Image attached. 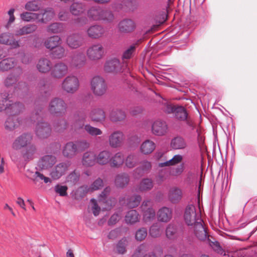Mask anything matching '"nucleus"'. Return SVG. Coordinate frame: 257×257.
Segmentation results:
<instances>
[{
	"instance_id": "1",
	"label": "nucleus",
	"mask_w": 257,
	"mask_h": 257,
	"mask_svg": "<svg viewBox=\"0 0 257 257\" xmlns=\"http://www.w3.org/2000/svg\"><path fill=\"white\" fill-rule=\"evenodd\" d=\"M43 109V108L42 106H39L35 110V113L32 114L30 118L32 121H37L35 128V133L40 139L47 138L51 133L50 125L46 122L41 121L44 116Z\"/></svg>"
},
{
	"instance_id": "2",
	"label": "nucleus",
	"mask_w": 257,
	"mask_h": 257,
	"mask_svg": "<svg viewBox=\"0 0 257 257\" xmlns=\"http://www.w3.org/2000/svg\"><path fill=\"white\" fill-rule=\"evenodd\" d=\"M86 118V115L82 112H79L77 115H75V121L72 126V128L75 131L82 129L84 127V130L91 136H95L102 134V131L98 128L92 126L89 124L84 125V121Z\"/></svg>"
},
{
	"instance_id": "3",
	"label": "nucleus",
	"mask_w": 257,
	"mask_h": 257,
	"mask_svg": "<svg viewBox=\"0 0 257 257\" xmlns=\"http://www.w3.org/2000/svg\"><path fill=\"white\" fill-rule=\"evenodd\" d=\"M88 16L94 21L111 22L114 19V16L111 12L105 11L98 7L90 8L88 11Z\"/></svg>"
},
{
	"instance_id": "4",
	"label": "nucleus",
	"mask_w": 257,
	"mask_h": 257,
	"mask_svg": "<svg viewBox=\"0 0 257 257\" xmlns=\"http://www.w3.org/2000/svg\"><path fill=\"white\" fill-rule=\"evenodd\" d=\"M184 218L186 223L188 226H194L197 224V222H203L200 211L197 212L195 206L192 204L186 206L184 212Z\"/></svg>"
},
{
	"instance_id": "5",
	"label": "nucleus",
	"mask_w": 257,
	"mask_h": 257,
	"mask_svg": "<svg viewBox=\"0 0 257 257\" xmlns=\"http://www.w3.org/2000/svg\"><path fill=\"white\" fill-rule=\"evenodd\" d=\"M67 108V105L62 99L56 97L50 101L48 109L52 114L61 116L65 114Z\"/></svg>"
},
{
	"instance_id": "6",
	"label": "nucleus",
	"mask_w": 257,
	"mask_h": 257,
	"mask_svg": "<svg viewBox=\"0 0 257 257\" xmlns=\"http://www.w3.org/2000/svg\"><path fill=\"white\" fill-rule=\"evenodd\" d=\"M90 88L94 95L100 96L105 93L107 86L102 77L95 76L90 81Z\"/></svg>"
},
{
	"instance_id": "7",
	"label": "nucleus",
	"mask_w": 257,
	"mask_h": 257,
	"mask_svg": "<svg viewBox=\"0 0 257 257\" xmlns=\"http://www.w3.org/2000/svg\"><path fill=\"white\" fill-rule=\"evenodd\" d=\"M111 190L110 186H107L98 196V202L99 203L104 205L103 209L107 211L111 210L115 206L117 201L114 197H111L107 198V196L109 195Z\"/></svg>"
},
{
	"instance_id": "8",
	"label": "nucleus",
	"mask_w": 257,
	"mask_h": 257,
	"mask_svg": "<svg viewBox=\"0 0 257 257\" xmlns=\"http://www.w3.org/2000/svg\"><path fill=\"white\" fill-rule=\"evenodd\" d=\"M79 86L78 78L74 76H69L65 78L62 83V89L68 93H73Z\"/></svg>"
},
{
	"instance_id": "9",
	"label": "nucleus",
	"mask_w": 257,
	"mask_h": 257,
	"mask_svg": "<svg viewBox=\"0 0 257 257\" xmlns=\"http://www.w3.org/2000/svg\"><path fill=\"white\" fill-rule=\"evenodd\" d=\"M71 165L69 161L60 163L51 171L50 175L54 180H57L64 175Z\"/></svg>"
},
{
	"instance_id": "10",
	"label": "nucleus",
	"mask_w": 257,
	"mask_h": 257,
	"mask_svg": "<svg viewBox=\"0 0 257 257\" xmlns=\"http://www.w3.org/2000/svg\"><path fill=\"white\" fill-rule=\"evenodd\" d=\"M150 200L144 201L141 208L143 212V219L146 222L152 221L155 217V211L152 206H150Z\"/></svg>"
},
{
	"instance_id": "11",
	"label": "nucleus",
	"mask_w": 257,
	"mask_h": 257,
	"mask_svg": "<svg viewBox=\"0 0 257 257\" xmlns=\"http://www.w3.org/2000/svg\"><path fill=\"white\" fill-rule=\"evenodd\" d=\"M0 44L10 46L13 49H17L20 46L19 41L16 40L13 34L9 32L0 34Z\"/></svg>"
},
{
	"instance_id": "12",
	"label": "nucleus",
	"mask_w": 257,
	"mask_h": 257,
	"mask_svg": "<svg viewBox=\"0 0 257 257\" xmlns=\"http://www.w3.org/2000/svg\"><path fill=\"white\" fill-rule=\"evenodd\" d=\"M84 39L81 34L74 33L68 36L66 39L67 45L72 49H76L82 46Z\"/></svg>"
},
{
	"instance_id": "13",
	"label": "nucleus",
	"mask_w": 257,
	"mask_h": 257,
	"mask_svg": "<svg viewBox=\"0 0 257 257\" xmlns=\"http://www.w3.org/2000/svg\"><path fill=\"white\" fill-rule=\"evenodd\" d=\"M32 136L29 134H23L17 138L13 143L12 147L15 150L21 149L30 144Z\"/></svg>"
},
{
	"instance_id": "14",
	"label": "nucleus",
	"mask_w": 257,
	"mask_h": 257,
	"mask_svg": "<svg viewBox=\"0 0 257 257\" xmlns=\"http://www.w3.org/2000/svg\"><path fill=\"white\" fill-rule=\"evenodd\" d=\"M51 70V74L53 77L60 78L67 74L68 67L63 62H58L56 63L53 66H52Z\"/></svg>"
},
{
	"instance_id": "15",
	"label": "nucleus",
	"mask_w": 257,
	"mask_h": 257,
	"mask_svg": "<svg viewBox=\"0 0 257 257\" xmlns=\"http://www.w3.org/2000/svg\"><path fill=\"white\" fill-rule=\"evenodd\" d=\"M168 125L165 121L158 119L155 121L152 125V131L156 136L164 135L167 132Z\"/></svg>"
},
{
	"instance_id": "16",
	"label": "nucleus",
	"mask_w": 257,
	"mask_h": 257,
	"mask_svg": "<svg viewBox=\"0 0 257 257\" xmlns=\"http://www.w3.org/2000/svg\"><path fill=\"white\" fill-rule=\"evenodd\" d=\"M105 33V29L98 25L91 26L87 30L88 37L93 39H99L103 37Z\"/></svg>"
},
{
	"instance_id": "17",
	"label": "nucleus",
	"mask_w": 257,
	"mask_h": 257,
	"mask_svg": "<svg viewBox=\"0 0 257 257\" xmlns=\"http://www.w3.org/2000/svg\"><path fill=\"white\" fill-rule=\"evenodd\" d=\"M103 54V47L100 44L93 45L87 51L88 58L91 60L100 59Z\"/></svg>"
},
{
	"instance_id": "18",
	"label": "nucleus",
	"mask_w": 257,
	"mask_h": 257,
	"mask_svg": "<svg viewBox=\"0 0 257 257\" xmlns=\"http://www.w3.org/2000/svg\"><path fill=\"white\" fill-rule=\"evenodd\" d=\"M56 157L53 155H45L42 157L38 162V166L41 170L51 168L56 162Z\"/></svg>"
},
{
	"instance_id": "19",
	"label": "nucleus",
	"mask_w": 257,
	"mask_h": 257,
	"mask_svg": "<svg viewBox=\"0 0 257 257\" xmlns=\"http://www.w3.org/2000/svg\"><path fill=\"white\" fill-rule=\"evenodd\" d=\"M104 71L108 73H115L121 71V65L119 60L113 58L107 60L104 66Z\"/></svg>"
},
{
	"instance_id": "20",
	"label": "nucleus",
	"mask_w": 257,
	"mask_h": 257,
	"mask_svg": "<svg viewBox=\"0 0 257 257\" xmlns=\"http://www.w3.org/2000/svg\"><path fill=\"white\" fill-rule=\"evenodd\" d=\"M182 197V190L177 187L171 188L168 192V199L173 204L180 202Z\"/></svg>"
},
{
	"instance_id": "21",
	"label": "nucleus",
	"mask_w": 257,
	"mask_h": 257,
	"mask_svg": "<svg viewBox=\"0 0 257 257\" xmlns=\"http://www.w3.org/2000/svg\"><path fill=\"white\" fill-rule=\"evenodd\" d=\"M124 135L120 131H115L111 134L109 137V143L112 148L119 147L123 140Z\"/></svg>"
},
{
	"instance_id": "22",
	"label": "nucleus",
	"mask_w": 257,
	"mask_h": 257,
	"mask_svg": "<svg viewBox=\"0 0 257 257\" xmlns=\"http://www.w3.org/2000/svg\"><path fill=\"white\" fill-rule=\"evenodd\" d=\"M24 109V105L22 103L13 102L11 100L6 113L8 114L9 116H17V115L22 112Z\"/></svg>"
},
{
	"instance_id": "23",
	"label": "nucleus",
	"mask_w": 257,
	"mask_h": 257,
	"mask_svg": "<svg viewBox=\"0 0 257 257\" xmlns=\"http://www.w3.org/2000/svg\"><path fill=\"white\" fill-rule=\"evenodd\" d=\"M83 165L86 167L94 166L96 162V154L91 151L86 152L83 154L82 159Z\"/></svg>"
},
{
	"instance_id": "24",
	"label": "nucleus",
	"mask_w": 257,
	"mask_h": 257,
	"mask_svg": "<svg viewBox=\"0 0 257 257\" xmlns=\"http://www.w3.org/2000/svg\"><path fill=\"white\" fill-rule=\"evenodd\" d=\"M136 28L135 22L131 19H124L118 24L119 30L122 33H130Z\"/></svg>"
},
{
	"instance_id": "25",
	"label": "nucleus",
	"mask_w": 257,
	"mask_h": 257,
	"mask_svg": "<svg viewBox=\"0 0 257 257\" xmlns=\"http://www.w3.org/2000/svg\"><path fill=\"white\" fill-rule=\"evenodd\" d=\"M172 216V211L169 207H163L157 212L158 219L161 222H167L171 219Z\"/></svg>"
},
{
	"instance_id": "26",
	"label": "nucleus",
	"mask_w": 257,
	"mask_h": 257,
	"mask_svg": "<svg viewBox=\"0 0 257 257\" xmlns=\"http://www.w3.org/2000/svg\"><path fill=\"white\" fill-rule=\"evenodd\" d=\"M78 151L75 143L70 142L67 143L62 150V154L65 157L72 158L77 155Z\"/></svg>"
},
{
	"instance_id": "27",
	"label": "nucleus",
	"mask_w": 257,
	"mask_h": 257,
	"mask_svg": "<svg viewBox=\"0 0 257 257\" xmlns=\"http://www.w3.org/2000/svg\"><path fill=\"white\" fill-rule=\"evenodd\" d=\"M52 64L51 61L46 58H41L37 64L38 70L42 73H46L50 71L52 68Z\"/></svg>"
},
{
	"instance_id": "28",
	"label": "nucleus",
	"mask_w": 257,
	"mask_h": 257,
	"mask_svg": "<svg viewBox=\"0 0 257 257\" xmlns=\"http://www.w3.org/2000/svg\"><path fill=\"white\" fill-rule=\"evenodd\" d=\"M202 222H197V224L194 226V231L195 235L199 239L204 240L208 237V235L206 229L203 225Z\"/></svg>"
},
{
	"instance_id": "29",
	"label": "nucleus",
	"mask_w": 257,
	"mask_h": 257,
	"mask_svg": "<svg viewBox=\"0 0 257 257\" xmlns=\"http://www.w3.org/2000/svg\"><path fill=\"white\" fill-rule=\"evenodd\" d=\"M85 54L82 53H77L73 56L70 64L74 67L81 68L85 64Z\"/></svg>"
},
{
	"instance_id": "30",
	"label": "nucleus",
	"mask_w": 257,
	"mask_h": 257,
	"mask_svg": "<svg viewBox=\"0 0 257 257\" xmlns=\"http://www.w3.org/2000/svg\"><path fill=\"white\" fill-rule=\"evenodd\" d=\"M130 181V177L128 174L122 173L115 176L114 184L116 187L123 188L126 187Z\"/></svg>"
},
{
	"instance_id": "31",
	"label": "nucleus",
	"mask_w": 257,
	"mask_h": 257,
	"mask_svg": "<svg viewBox=\"0 0 257 257\" xmlns=\"http://www.w3.org/2000/svg\"><path fill=\"white\" fill-rule=\"evenodd\" d=\"M61 39L58 36H53L46 39L44 43L45 47L52 50L61 44Z\"/></svg>"
},
{
	"instance_id": "32",
	"label": "nucleus",
	"mask_w": 257,
	"mask_h": 257,
	"mask_svg": "<svg viewBox=\"0 0 257 257\" xmlns=\"http://www.w3.org/2000/svg\"><path fill=\"white\" fill-rule=\"evenodd\" d=\"M171 147L174 150H182L187 147L185 140L181 136H177L171 140Z\"/></svg>"
},
{
	"instance_id": "33",
	"label": "nucleus",
	"mask_w": 257,
	"mask_h": 257,
	"mask_svg": "<svg viewBox=\"0 0 257 257\" xmlns=\"http://www.w3.org/2000/svg\"><path fill=\"white\" fill-rule=\"evenodd\" d=\"M17 64L14 58H8L2 60L0 62V71H7L14 68Z\"/></svg>"
},
{
	"instance_id": "34",
	"label": "nucleus",
	"mask_w": 257,
	"mask_h": 257,
	"mask_svg": "<svg viewBox=\"0 0 257 257\" xmlns=\"http://www.w3.org/2000/svg\"><path fill=\"white\" fill-rule=\"evenodd\" d=\"M124 160L123 155L121 152L116 153L110 157V165L113 168H119L123 163Z\"/></svg>"
},
{
	"instance_id": "35",
	"label": "nucleus",
	"mask_w": 257,
	"mask_h": 257,
	"mask_svg": "<svg viewBox=\"0 0 257 257\" xmlns=\"http://www.w3.org/2000/svg\"><path fill=\"white\" fill-rule=\"evenodd\" d=\"M37 28L38 27L35 24H28L16 30L15 32V35L19 36L30 34L34 32Z\"/></svg>"
},
{
	"instance_id": "36",
	"label": "nucleus",
	"mask_w": 257,
	"mask_h": 257,
	"mask_svg": "<svg viewBox=\"0 0 257 257\" xmlns=\"http://www.w3.org/2000/svg\"><path fill=\"white\" fill-rule=\"evenodd\" d=\"M111 153L108 151H102L96 155V162L97 164L104 165L110 162Z\"/></svg>"
},
{
	"instance_id": "37",
	"label": "nucleus",
	"mask_w": 257,
	"mask_h": 257,
	"mask_svg": "<svg viewBox=\"0 0 257 257\" xmlns=\"http://www.w3.org/2000/svg\"><path fill=\"white\" fill-rule=\"evenodd\" d=\"M166 235L170 239H175L179 235V229L177 225L170 223L166 229Z\"/></svg>"
},
{
	"instance_id": "38",
	"label": "nucleus",
	"mask_w": 257,
	"mask_h": 257,
	"mask_svg": "<svg viewBox=\"0 0 257 257\" xmlns=\"http://www.w3.org/2000/svg\"><path fill=\"white\" fill-rule=\"evenodd\" d=\"M20 124V120L18 116H9L5 122V127L8 130H13Z\"/></svg>"
},
{
	"instance_id": "39",
	"label": "nucleus",
	"mask_w": 257,
	"mask_h": 257,
	"mask_svg": "<svg viewBox=\"0 0 257 257\" xmlns=\"http://www.w3.org/2000/svg\"><path fill=\"white\" fill-rule=\"evenodd\" d=\"M17 70H18V75H16L13 73H11L5 79L4 83L6 87H10L12 86L18 80L19 76L22 73V69L20 67H18Z\"/></svg>"
},
{
	"instance_id": "40",
	"label": "nucleus",
	"mask_w": 257,
	"mask_h": 257,
	"mask_svg": "<svg viewBox=\"0 0 257 257\" xmlns=\"http://www.w3.org/2000/svg\"><path fill=\"white\" fill-rule=\"evenodd\" d=\"M41 14L38 22L41 23H46L47 22L51 20L54 16V11L52 8H47L44 10L43 12L40 13Z\"/></svg>"
},
{
	"instance_id": "41",
	"label": "nucleus",
	"mask_w": 257,
	"mask_h": 257,
	"mask_svg": "<svg viewBox=\"0 0 257 257\" xmlns=\"http://www.w3.org/2000/svg\"><path fill=\"white\" fill-rule=\"evenodd\" d=\"M90 116L92 121L98 122L103 121L105 119V114L102 109L97 108L92 110Z\"/></svg>"
},
{
	"instance_id": "42",
	"label": "nucleus",
	"mask_w": 257,
	"mask_h": 257,
	"mask_svg": "<svg viewBox=\"0 0 257 257\" xmlns=\"http://www.w3.org/2000/svg\"><path fill=\"white\" fill-rule=\"evenodd\" d=\"M140 220V215L136 210L128 211L125 216V221L127 224H134Z\"/></svg>"
},
{
	"instance_id": "43",
	"label": "nucleus",
	"mask_w": 257,
	"mask_h": 257,
	"mask_svg": "<svg viewBox=\"0 0 257 257\" xmlns=\"http://www.w3.org/2000/svg\"><path fill=\"white\" fill-rule=\"evenodd\" d=\"M9 94L5 93L0 94V112L5 111L6 113L10 106L11 100L9 99Z\"/></svg>"
},
{
	"instance_id": "44",
	"label": "nucleus",
	"mask_w": 257,
	"mask_h": 257,
	"mask_svg": "<svg viewBox=\"0 0 257 257\" xmlns=\"http://www.w3.org/2000/svg\"><path fill=\"white\" fill-rule=\"evenodd\" d=\"M51 55L53 59H62L66 56L65 49L59 45L51 50Z\"/></svg>"
},
{
	"instance_id": "45",
	"label": "nucleus",
	"mask_w": 257,
	"mask_h": 257,
	"mask_svg": "<svg viewBox=\"0 0 257 257\" xmlns=\"http://www.w3.org/2000/svg\"><path fill=\"white\" fill-rule=\"evenodd\" d=\"M126 117L124 111L120 109L113 110L110 114V118L113 121H119L123 120Z\"/></svg>"
},
{
	"instance_id": "46",
	"label": "nucleus",
	"mask_w": 257,
	"mask_h": 257,
	"mask_svg": "<svg viewBox=\"0 0 257 257\" xmlns=\"http://www.w3.org/2000/svg\"><path fill=\"white\" fill-rule=\"evenodd\" d=\"M155 144L150 140L145 141L141 146V151L144 154L151 153L155 149Z\"/></svg>"
},
{
	"instance_id": "47",
	"label": "nucleus",
	"mask_w": 257,
	"mask_h": 257,
	"mask_svg": "<svg viewBox=\"0 0 257 257\" xmlns=\"http://www.w3.org/2000/svg\"><path fill=\"white\" fill-rule=\"evenodd\" d=\"M188 114L186 109L182 106H177L174 114L176 119L180 121H185L187 118Z\"/></svg>"
},
{
	"instance_id": "48",
	"label": "nucleus",
	"mask_w": 257,
	"mask_h": 257,
	"mask_svg": "<svg viewBox=\"0 0 257 257\" xmlns=\"http://www.w3.org/2000/svg\"><path fill=\"white\" fill-rule=\"evenodd\" d=\"M142 198L139 195L129 196L126 198V206L130 208L137 207L140 203Z\"/></svg>"
},
{
	"instance_id": "49",
	"label": "nucleus",
	"mask_w": 257,
	"mask_h": 257,
	"mask_svg": "<svg viewBox=\"0 0 257 257\" xmlns=\"http://www.w3.org/2000/svg\"><path fill=\"white\" fill-rule=\"evenodd\" d=\"M80 176V173L76 170H74L67 176L66 182L70 185H75L78 183Z\"/></svg>"
},
{
	"instance_id": "50",
	"label": "nucleus",
	"mask_w": 257,
	"mask_h": 257,
	"mask_svg": "<svg viewBox=\"0 0 257 257\" xmlns=\"http://www.w3.org/2000/svg\"><path fill=\"white\" fill-rule=\"evenodd\" d=\"M41 14L39 13H34L30 12H24L20 15L21 19L25 22H31L36 20L39 19Z\"/></svg>"
},
{
	"instance_id": "51",
	"label": "nucleus",
	"mask_w": 257,
	"mask_h": 257,
	"mask_svg": "<svg viewBox=\"0 0 257 257\" xmlns=\"http://www.w3.org/2000/svg\"><path fill=\"white\" fill-rule=\"evenodd\" d=\"M85 10L84 5L80 3H74L71 5L70 8V12L72 15L75 16L79 15L83 13Z\"/></svg>"
},
{
	"instance_id": "52",
	"label": "nucleus",
	"mask_w": 257,
	"mask_h": 257,
	"mask_svg": "<svg viewBox=\"0 0 257 257\" xmlns=\"http://www.w3.org/2000/svg\"><path fill=\"white\" fill-rule=\"evenodd\" d=\"M153 187V183L151 179L146 178L143 179L140 182L138 190L141 192L151 190Z\"/></svg>"
},
{
	"instance_id": "53",
	"label": "nucleus",
	"mask_w": 257,
	"mask_h": 257,
	"mask_svg": "<svg viewBox=\"0 0 257 257\" xmlns=\"http://www.w3.org/2000/svg\"><path fill=\"white\" fill-rule=\"evenodd\" d=\"M90 192L87 185H83L78 188L74 193V198L78 200L84 197L87 193Z\"/></svg>"
},
{
	"instance_id": "54",
	"label": "nucleus",
	"mask_w": 257,
	"mask_h": 257,
	"mask_svg": "<svg viewBox=\"0 0 257 257\" xmlns=\"http://www.w3.org/2000/svg\"><path fill=\"white\" fill-rule=\"evenodd\" d=\"M141 41V40H138L136 43L130 46L126 50L124 51L122 56V60L130 59L132 58L136 51V47L138 45V43Z\"/></svg>"
},
{
	"instance_id": "55",
	"label": "nucleus",
	"mask_w": 257,
	"mask_h": 257,
	"mask_svg": "<svg viewBox=\"0 0 257 257\" xmlns=\"http://www.w3.org/2000/svg\"><path fill=\"white\" fill-rule=\"evenodd\" d=\"M64 24L61 23H54L50 25L47 29L49 33L57 34L61 33L64 30Z\"/></svg>"
},
{
	"instance_id": "56",
	"label": "nucleus",
	"mask_w": 257,
	"mask_h": 257,
	"mask_svg": "<svg viewBox=\"0 0 257 257\" xmlns=\"http://www.w3.org/2000/svg\"><path fill=\"white\" fill-rule=\"evenodd\" d=\"M122 3L120 8L125 11H133L138 6L136 0H123Z\"/></svg>"
},
{
	"instance_id": "57",
	"label": "nucleus",
	"mask_w": 257,
	"mask_h": 257,
	"mask_svg": "<svg viewBox=\"0 0 257 257\" xmlns=\"http://www.w3.org/2000/svg\"><path fill=\"white\" fill-rule=\"evenodd\" d=\"M162 229L161 224L158 223L153 224L150 228L149 233L153 237H157L161 235Z\"/></svg>"
},
{
	"instance_id": "58",
	"label": "nucleus",
	"mask_w": 257,
	"mask_h": 257,
	"mask_svg": "<svg viewBox=\"0 0 257 257\" xmlns=\"http://www.w3.org/2000/svg\"><path fill=\"white\" fill-rule=\"evenodd\" d=\"M36 151V149L34 145H29L26 149V152L23 154V158L26 161L32 160Z\"/></svg>"
},
{
	"instance_id": "59",
	"label": "nucleus",
	"mask_w": 257,
	"mask_h": 257,
	"mask_svg": "<svg viewBox=\"0 0 257 257\" xmlns=\"http://www.w3.org/2000/svg\"><path fill=\"white\" fill-rule=\"evenodd\" d=\"M104 186V181L100 178H98L95 180L91 184L88 186L90 192L101 189Z\"/></svg>"
},
{
	"instance_id": "60",
	"label": "nucleus",
	"mask_w": 257,
	"mask_h": 257,
	"mask_svg": "<svg viewBox=\"0 0 257 257\" xmlns=\"http://www.w3.org/2000/svg\"><path fill=\"white\" fill-rule=\"evenodd\" d=\"M53 126L56 131L60 132L66 130L68 126V124L65 119H61L56 122Z\"/></svg>"
},
{
	"instance_id": "61",
	"label": "nucleus",
	"mask_w": 257,
	"mask_h": 257,
	"mask_svg": "<svg viewBox=\"0 0 257 257\" xmlns=\"http://www.w3.org/2000/svg\"><path fill=\"white\" fill-rule=\"evenodd\" d=\"M138 160V157L136 155H130L125 160V165L129 168H132L135 167Z\"/></svg>"
},
{
	"instance_id": "62",
	"label": "nucleus",
	"mask_w": 257,
	"mask_h": 257,
	"mask_svg": "<svg viewBox=\"0 0 257 257\" xmlns=\"http://www.w3.org/2000/svg\"><path fill=\"white\" fill-rule=\"evenodd\" d=\"M126 242V239L125 238H123L119 240L116 245V250L118 253L124 254L126 252L125 246Z\"/></svg>"
},
{
	"instance_id": "63",
	"label": "nucleus",
	"mask_w": 257,
	"mask_h": 257,
	"mask_svg": "<svg viewBox=\"0 0 257 257\" xmlns=\"http://www.w3.org/2000/svg\"><path fill=\"white\" fill-rule=\"evenodd\" d=\"M25 8L27 11L35 12L38 11L40 7L37 2L36 1H31L26 4Z\"/></svg>"
},
{
	"instance_id": "64",
	"label": "nucleus",
	"mask_w": 257,
	"mask_h": 257,
	"mask_svg": "<svg viewBox=\"0 0 257 257\" xmlns=\"http://www.w3.org/2000/svg\"><path fill=\"white\" fill-rule=\"evenodd\" d=\"M147 235V229L145 227L139 229L136 232L135 237L138 241H142Z\"/></svg>"
}]
</instances>
